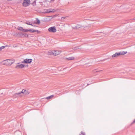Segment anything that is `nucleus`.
<instances>
[{
    "instance_id": "412c9836",
    "label": "nucleus",
    "mask_w": 135,
    "mask_h": 135,
    "mask_svg": "<svg viewBox=\"0 0 135 135\" xmlns=\"http://www.w3.org/2000/svg\"><path fill=\"white\" fill-rule=\"evenodd\" d=\"M79 135H86L85 133L81 132L80 134Z\"/></svg>"
},
{
    "instance_id": "0eeeda50",
    "label": "nucleus",
    "mask_w": 135,
    "mask_h": 135,
    "mask_svg": "<svg viewBox=\"0 0 135 135\" xmlns=\"http://www.w3.org/2000/svg\"><path fill=\"white\" fill-rule=\"evenodd\" d=\"M54 55L56 56L59 54L61 52L60 50H55L54 51Z\"/></svg>"
},
{
    "instance_id": "5701e85b",
    "label": "nucleus",
    "mask_w": 135,
    "mask_h": 135,
    "mask_svg": "<svg viewBox=\"0 0 135 135\" xmlns=\"http://www.w3.org/2000/svg\"><path fill=\"white\" fill-rule=\"evenodd\" d=\"M29 31V30H28L27 29H24L23 30V32H27Z\"/></svg>"
},
{
    "instance_id": "9d476101",
    "label": "nucleus",
    "mask_w": 135,
    "mask_h": 135,
    "mask_svg": "<svg viewBox=\"0 0 135 135\" xmlns=\"http://www.w3.org/2000/svg\"><path fill=\"white\" fill-rule=\"evenodd\" d=\"M119 54L120 55H123L127 53V51H120L119 52Z\"/></svg>"
},
{
    "instance_id": "f3484780",
    "label": "nucleus",
    "mask_w": 135,
    "mask_h": 135,
    "mask_svg": "<svg viewBox=\"0 0 135 135\" xmlns=\"http://www.w3.org/2000/svg\"><path fill=\"white\" fill-rule=\"evenodd\" d=\"M17 29L19 30H20L22 31L23 32V28L21 27H19L17 28Z\"/></svg>"
},
{
    "instance_id": "bb28decb",
    "label": "nucleus",
    "mask_w": 135,
    "mask_h": 135,
    "mask_svg": "<svg viewBox=\"0 0 135 135\" xmlns=\"http://www.w3.org/2000/svg\"><path fill=\"white\" fill-rule=\"evenodd\" d=\"M134 20H135V17L134 18Z\"/></svg>"
},
{
    "instance_id": "f8f14e48",
    "label": "nucleus",
    "mask_w": 135,
    "mask_h": 135,
    "mask_svg": "<svg viewBox=\"0 0 135 135\" xmlns=\"http://www.w3.org/2000/svg\"><path fill=\"white\" fill-rule=\"evenodd\" d=\"M29 31L30 32H39V31L37 30H34L33 29H29Z\"/></svg>"
},
{
    "instance_id": "ddd939ff",
    "label": "nucleus",
    "mask_w": 135,
    "mask_h": 135,
    "mask_svg": "<svg viewBox=\"0 0 135 135\" xmlns=\"http://www.w3.org/2000/svg\"><path fill=\"white\" fill-rule=\"evenodd\" d=\"M66 59L68 60H72L74 59V57H70L67 58H66Z\"/></svg>"
},
{
    "instance_id": "9b49d317",
    "label": "nucleus",
    "mask_w": 135,
    "mask_h": 135,
    "mask_svg": "<svg viewBox=\"0 0 135 135\" xmlns=\"http://www.w3.org/2000/svg\"><path fill=\"white\" fill-rule=\"evenodd\" d=\"M120 56V55H119V52H116L112 56V57H115L118 56Z\"/></svg>"
},
{
    "instance_id": "6e6552de",
    "label": "nucleus",
    "mask_w": 135,
    "mask_h": 135,
    "mask_svg": "<svg viewBox=\"0 0 135 135\" xmlns=\"http://www.w3.org/2000/svg\"><path fill=\"white\" fill-rule=\"evenodd\" d=\"M19 34L21 36H23V37H28V35L26 33H24L22 32H20V33H19Z\"/></svg>"
},
{
    "instance_id": "393cba45",
    "label": "nucleus",
    "mask_w": 135,
    "mask_h": 135,
    "mask_svg": "<svg viewBox=\"0 0 135 135\" xmlns=\"http://www.w3.org/2000/svg\"><path fill=\"white\" fill-rule=\"evenodd\" d=\"M46 0L48 1H53L54 0Z\"/></svg>"
},
{
    "instance_id": "a211bd4d",
    "label": "nucleus",
    "mask_w": 135,
    "mask_h": 135,
    "mask_svg": "<svg viewBox=\"0 0 135 135\" xmlns=\"http://www.w3.org/2000/svg\"><path fill=\"white\" fill-rule=\"evenodd\" d=\"M26 24L28 25L33 26V25H32V22H29L28 21H27L26 23Z\"/></svg>"
},
{
    "instance_id": "39448f33",
    "label": "nucleus",
    "mask_w": 135,
    "mask_h": 135,
    "mask_svg": "<svg viewBox=\"0 0 135 135\" xmlns=\"http://www.w3.org/2000/svg\"><path fill=\"white\" fill-rule=\"evenodd\" d=\"M25 66L24 64H19V63H18L16 66L15 68L17 69H22L24 68Z\"/></svg>"
},
{
    "instance_id": "f257e3e1",
    "label": "nucleus",
    "mask_w": 135,
    "mask_h": 135,
    "mask_svg": "<svg viewBox=\"0 0 135 135\" xmlns=\"http://www.w3.org/2000/svg\"><path fill=\"white\" fill-rule=\"evenodd\" d=\"M14 62V61L12 59H9L4 60L2 62L3 65H11Z\"/></svg>"
},
{
    "instance_id": "423d86ee",
    "label": "nucleus",
    "mask_w": 135,
    "mask_h": 135,
    "mask_svg": "<svg viewBox=\"0 0 135 135\" xmlns=\"http://www.w3.org/2000/svg\"><path fill=\"white\" fill-rule=\"evenodd\" d=\"M55 11V10L54 9H47L46 12V13H49L51 12L54 13Z\"/></svg>"
},
{
    "instance_id": "7ed1b4c3",
    "label": "nucleus",
    "mask_w": 135,
    "mask_h": 135,
    "mask_svg": "<svg viewBox=\"0 0 135 135\" xmlns=\"http://www.w3.org/2000/svg\"><path fill=\"white\" fill-rule=\"evenodd\" d=\"M30 4L29 0H24L23 3V5L25 7H26L28 6Z\"/></svg>"
},
{
    "instance_id": "2eb2a0df",
    "label": "nucleus",
    "mask_w": 135,
    "mask_h": 135,
    "mask_svg": "<svg viewBox=\"0 0 135 135\" xmlns=\"http://www.w3.org/2000/svg\"><path fill=\"white\" fill-rule=\"evenodd\" d=\"M54 51L49 52L47 53V54L49 55H54Z\"/></svg>"
},
{
    "instance_id": "b1692460",
    "label": "nucleus",
    "mask_w": 135,
    "mask_h": 135,
    "mask_svg": "<svg viewBox=\"0 0 135 135\" xmlns=\"http://www.w3.org/2000/svg\"><path fill=\"white\" fill-rule=\"evenodd\" d=\"M79 46H78V47H74L73 48L74 49L76 50V49H79Z\"/></svg>"
},
{
    "instance_id": "a878e982",
    "label": "nucleus",
    "mask_w": 135,
    "mask_h": 135,
    "mask_svg": "<svg viewBox=\"0 0 135 135\" xmlns=\"http://www.w3.org/2000/svg\"><path fill=\"white\" fill-rule=\"evenodd\" d=\"M133 123H135V119L133 121Z\"/></svg>"
},
{
    "instance_id": "f03ea898",
    "label": "nucleus",
    "mask_w": 135,
    "mask_h": 135,
    "mask_svg": "<svg viewBox=\"0 0 135 135\" xmlns=\"http://www.w3.org/2000/svg\"><path fill=\"white\" fill-rule=\"evenodd\" d=\"M48 31L52 33L55 32L56 31V30L55 26L49 28Z\"/></svg>"
},
{
    "instance_id": "6ab92c4d",
    "label": "nucleus",
    "mask_w": 135,
    "mask_h": 135,
    "mask_svg": "<svg viewBox=\"0 0 135 135\" xmlns=\"http://www.w3.org/2000/svg\"><path fill=\"white\" fill-rule=\"evenodd\" d=\"M54 97V95H51L50 96H49L47 98H46L47 99H50Z\"/></svg>"
},
{
    "instance_id": "1a4fd4ad",
    "label": "nucleus",
    "mask_w": 135,
    "mask_h": 135,
    "mask_svg": "<svg viewBox=\"0 0 135 135\" xmlns=\"http://www.w3.org/2000/svg\"><path fill=\"white\" fill-rule=\"evenodd\" d=\"M30 92L29 91L28 89H24L20 93H28Z\"/></svg>"
},
{
    "instance_id": "aec40b11",
    "label": "nucleus",
    "mask_w": 135,
    "mask_h": 135,
    "mask_svg": "<svg viewBox=\"0 0 135 135\" xmlns=\"http://www.w3.org/2000/svg\"><path fill=\"white\" fill-rule=\"evenodd\" d=\"M21 93H15V95L17 97H20L21 96Z\"/></svg>"
},
{
    "instance_id": "4be33fe9",
    "label": "nucleus",
    "mask_w": 135,
    "mask_h": 135,
    "mask_svg": "<svg viewBox=\"0 0 135 135\" xmlns=\"http://www.w3.org/2000/svg\"><path fill=\"white\" fill-rule=\"evenodd\" d=\"M7 46H2L0 47V51H1L2 49H3L5 47H6Z\"/></svg>"
},
{
    "instance_id": "20e7f679",
    "label": "nucleus",
    "mask_w": 135,
    "mask_h": 135,
    "mask_svg": "<svg viewBox=\"0 0 135 135\" xmlns=\"http://www.w3.org/2000/svg\"><path fill=\"white\" fill-rule=\"evenodd\" d=\"M32 60L31 59H26L24 60L22 62V63H24L26 64L30 63L32 61Z\"/></svg>"
},
{
    "instance_id": "4468645a",
    "label": "nucleus",
    "mask_w": 135,
    "mask_h": 135,
    "mask_svg": "<svg viewBox=\"0 0 135 135\" xmlns=\"http://www.w3.org/2000/svg\"><path fill=\"white\" fill-rule=\"evenodd\" d=\"M81 27V26L79 25H77L75 27H73V28L77 29L80 28Z\"/></svg>"
},
{
    "instance_id": "dca6fc26",
    "label": "nucleus",
    "mask_w": 135,
    "mask_h": 135,
    "mask_svg": "<svg viewBox=\"0 0 135 135\" xmlns=\"http://www.w3.org/2000/svg\"><path fill=\"white\" fill-rule=\"evenodd\" d=\"M36 20L37 22H35V23L36 24H39L40 23V22L39 20H38L37 18H36Z\"/></svg>"
}]
</instances>
